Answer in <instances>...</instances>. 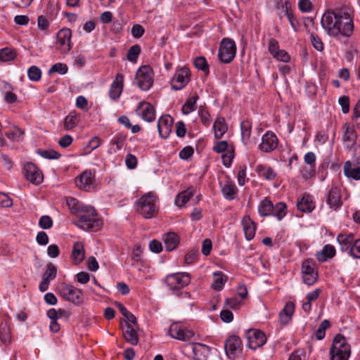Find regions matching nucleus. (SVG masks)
Instances as JSON below:
<instances>
[{
	"label": "nucleus",
	"mask_w": 360,
	"mask_h": 360,
	"mask_svg": "<svg viewBox=\"0 0 360 360\" xmlns=\"http://www.w3.org/2000/svg\"><path fill=\"white\" fill-rule=\"evenodd\" d=\"M125 163L127 168L130 169H134L137 165V159L135 155L129 153L126 156Z\"/></svg>",
	"instance_id": "69168bd1"
},
{
	"label": "nucleus",
	"mask_w": 360,
	"mask_h": 360,
	"mask_svg": "<svg viewBox=\"0 0 360 360\" xmlns=\"http://www.w3.org/2000/svg\"><path fill=\"white\" fill-rule=\"evenodd\" d=\"M326 203L329 205L330 208L335 210L338 209L342 205L340 189L336 186H332L326 198Z\"/></svg>",
	"instance_id": "aec40b11"
},
{
	"label": "nucleus",
	"mask_w": 360,
	"mask_h": 360,
	"mask_svg": "<svg viewBox=\"0 0 360 360\" xmlns=\"http://www.w3.org/2000/svg\"><path fill=\"white\" fill-rule=\"evenodd\" d=\"M72 31L69 28L60 30L57 33V49L63 53H68L72 48L71 44Z\"/></svg>",
	"instance_id": "ddd939ff"
},
{
	"label": "nucleus",
	"mask_w": 360,
	"mask_h": 360,
	"mask_svg": "<svg viewBox=\"0 0 360 360\" xmlns=\"http://www.w3.org/2000/svg\"><path fill=\"white\" fill-rule=\"evenodd\" d=\"M278 145V139L276 135L272 131H267L262 138V143L259 148L266 153H269L275 150Z\"/></svg>",
	"instance_id": "a211bd4d"
},
{
	"label": "nucleus",
	"mask_w": 360,
	"mask_h": 360,
	"mask_svg": "<svg viewBox=\"0 0 360 360\" xmlns=\"http://www.w3.org/2000/svg\"><path fill=\"white\" fill-rule=\"evenodd\" d=\"M15 58V53L11 49L4 48L0 51V60L9 61Z\"/></svg>",
	"instance_id": "09e8293b"
},
{
	"label": "nucleus",
	"mask_w": 360,
	"mask_h": 360,
	"mask_svg": "<svg viewBox=\"0 0 360 360\" xmlns=\"http://www.w3.org/2000/svg\"><path fill=\"white\" fill-rule=\"evenodd\" d=\"M252 124L249 120H243L240 123L241 139L243 143L246 145L250 138Z\"/></svg>",
	"instance_id": "72a5a7b5"
},
{
	"label": "nucleus",
	"mask_w": 360,
	"mask_h": 360,
	"mask_svg": "<svg viewBox=\"0 0 360 360\" xmlns=\"http://www.w3.org/2000/svg\"><path fill=\"white\" fill-rule=\"evenodd\" d=\"M56 274H57L56 266L50 262L47 264L46 269L44 274H43L42 278H47V280H49V281H51L56 278Z\"/></svg>",
	"instance_id": "49530a36"
},
{
	"label": "nucleus",
	"mask_w": 360,
	"mask_h": 360,
	"mask_svg": "<svg viewBox=\"0 0 360 360\" xmlns=\"http://www.w3.org/2000/svg\"><path fill=\"white\" fill-rule=\"evenodd\" d=\"M310 39L314 48L318 51H322L324 46L321 39L316 34L311 33Z\"/></svg>",
	"instance_id": "603ef678"
},
{
	"label": "nucleus",
	"mask_w": 360,
	"mask_h": 360,
	"mask_svg": "<svg viewBox=\"0 0 360 360\" xmlns=\"http://www.w3.org/2000/svg\"><path fill=\"white\" fill-rule=\"evenodd\" d=\"M303 282L307 285H313L318 278L316 264L312 259H306L302 264Z\"/></svg>",
	"instance_id": "6e6552de"
},
{
	"label": "nucleus",
	"mask_w": 360,
	"mask_h": 360,
	"mask_svg": "<svg viewBox=\"0 0 360 360\" xmlns=\"http://www.w3.org/2000/svg\"><path fill=\"white\" fill-rule=\"evenodd\" d=\"M11 335L10 328L6 322L0 323V341L4 344H8L11 342Z\"/></svg>",
	"instance_id": "e433bc0d"
},
{
	"label": "nucleus",
	"mask_w": 360,
	"mask_h": 360,
	"mask_svg": "<svg viewBox=\"0 0 360 360\" xmlns=\"http://www.w3.org/2000/svg\"><path fill=\"white\" fill-rule=\"evenodd\" d=\"M144 32L145 30L141 25L136 24L131 28V34L134 38L139 39L141 37Z\"/></svg>",
	"instance_id": "774afa93"
},
{
	"label": "nucleus",
	"mask_w": 360,
	"mask_h": 360,
	"mask_svg": "<svg viewBox=\"0 0 360 360\" xmlns=\"http://www.w3.org/2000/svg\"><path fill=\"white\" fill-rule=\"evenodd\" d=\"M274 58L283 63H288L290 60V55L286 51L283 49H280L278 52H276Z\"/></svg>",
	"instance_id": "13d9d810"
},
{
	"label": "nucleus",
	"mask_w": 360,
	"mask_h": 360,
	"mask_svg": "<svg viewBox=\"0 0 360 360\" xmlns=\"http://www.w3.org/2000/svg\"><path fill=\"white\" fill-rule=\"evenodd\" d=\"M245 335L248 340L247 346L252 349L262 347L266 340L265 334L259 330L250 329Z\"/></svg>",
	"instance_id": "f8f14e48"
},
{
	"label": "nucleus",
	"mask_w": 360,
	"mask_h": 360,
	"mask_svg": "<svg viewBox=\"0 0 360 360\" xmlns=\"http://www.w3.org/2000/svg\"><path fill=\"white\" fill-rule=\"evenodd\" d=\"M67 205L73 214H77L81 209V207H84L83 204L80 203L76 198L69 197L67 199Z\"/></svg>",
	"instance_id": "79ce46f5"
},
{
	"label": "nucleus",
	"mask_w": 360,
	"mask_h": 360,
	"mask_svg": "<svg viewBox=\"0 0 360 360\" xmlns=\"http://www.w3.org/2000/svg\"><path fill=\"white\" fill-rule=\"evenodd\" d=\"M321 22L322 27L330 37L341 34L348 37L354 31V23L350 15L340 10L325 12Z\"/></svg>",
	"instance_id": "f257e3e1"
},
{
	"label": "nucleus",
	"mask_w": 360,
	"mask_h": 360,
	"mask_svg": "<svg viewBox=\"0 0 360 360\" xmlns=\"http://www.w3.org/2000/svg\"><path fill=\"white\" fill-rule=\"evenodd\" d=\"M68 66L65 64L58 63L54 64L49 70V73L58 72L61 75H64L68 72Z\"/></svg>",
	"instance_id": "5fc2aeb1"
},
{
	"label": "nucleus",
	"mask_w": 360,
	"mask_h": 360,
	"mask_svg": "<svg viewBox=\"0 0 360 360\" xmlns=\"http://www.w3.org/2000/svg\"><path fill=\"white\" fill-rule=\"evenodd\" d=\"M140 53L141 48L139 45L136 44L131 46L127 54V60L131 62H136Z\"/></svg>",
	"instance_id": "de8ad7c7"
},
{
	"label": "nucleus",
	"mask_w": 360,
	"mask_h": 360,
	"mask_svg": "<svg viewBox=\"0 0 360 360\" xmlns=\"http://www.w3.org/2000/svg\"><path fill=\"white\" fill-rule=\"evenodd\" d=\"M136 79L139 87L143 91L148 90L153 84V71L150 66H141L137 71Z\"/></svg>",
	"instance_id": "423d86ee"
},
{
	"label": "nucleus",
	"mask_w": 360,
	"mask_h": 360,
	"mask_svg": "<svg viewBox=\"0 0 360 360\" xmlns=\"http://www.w3.org/2000/svg\"><path fill=\"white\" fill-rule=\"evenodd\" d=\"M297 207L302 212H310L314 209L315 205L312 201L311 196L304 193L302 199L297 202Z\"/></svg>",
	"instance_id": "c85d7f7f"
},
{
	"label": "nucleus",
	"mask_w": 360,
	"mask_h": 360,
	"mask_svg": "<svg viewBox=\"0 0 360 360\" xmlns=\"http://www.w3.org/2000/svg\"><path fill=\"white\" fill-rule=\"evenodd\" d=\"M136 114L143 120L151 122L155 119V110L152 104L141 101L136 109Z\"/></svg>",
	"instance_id": "f3484780"
},
{
	"label": "nucleus",
	"mask_w": 360,
	"mask_h": 360,
	"mask_svg": "<svg viewBox=\"0 0 360 360\" xmlns=\"http://www.w3.org/2000/svg\"><path fill=\"white\" fill-rule=\"evenodd\" d=\"M274 210V205L271 200L266 198L261 201L258 207V212L261 217L270 216Z\"/></svg>",
	"instance_id": "f704fd0d"
},
{
	"label": "nucleus",
	"mask_w": 360,
	"mask_h": 360,
	"mask_svg": "<svg viewBox=\"0 0 360 360\" xmlns=\"http://www.w3.org/2000/svg\"><path fill=\"white\" fill-rule=\"evenodd\" d=\"M330 326V323L328 320H323L317 330L316 331V338L319 340H321L326 335V330Z\"/></svg>",
	"instance_id": "37998d69"
},
{
	"label": "nucleus",
	"mask_w": 360,
	"mask_h": 360,
	"mask_svg": "<svg viewBox=\"0 0 360 360\" xmlns=\"http://www.w3.org/2000/svg\"><path fill=\"white\" fill-rule=\"evenodd\" d=\"M268 50L273 57L280 50L278 41L276 39L271 38L269 39Z\"/></svg>",
	"instance_id": "e2e57ef3"
},
{
	"label": "nucleus",
	"mask_w": 360,
	"mask_h": 360,
	"mask_svg": "<svg viewBox=\"0 0 360 360\" xmlns=\"http://www.w3.org/2000/svg\"><path fill=\"white\" fill-rule=\"evenodd\" d=\"M72 257L75 265L81 263L84 258V246L82 243L76 242L73 245Z\"/></svg>",
	"instance_id": "7c9ffc66"
},
{
	"label": "nucleus",
	"mask_w": 360,
	"mask_h": 360,
	"mask_svg": "<svg viewBox=\"0 0 360 360\" xmlns=\"http://www.w3.org/2000/svg\"><path fill=\"white\" fill-rule=\"evenodd\" d=\"M158 196L149 192L142 195L136 202V211L146 219L154 217L158 211Z\"/></svg>",
	"instance_id": "7ed1b4c3"
},
{
	"label": "nucleus",
	"mask_w": 360,
	"mask_h": 360,
	"mask_svg": "<svg viewBox=\"0 0 360 360\" xmlns=\"http://www.w3.org/2000/svg\"><path fill=\"white\" fill-rule=\"evenodd\" d=\"M285 13L284 15L288 18V20L292 27L294 30H297V27L298 26V22L295 18L292 11L291 9L288 8L287 6H285V9L284 11Z\"/></svg>",
	"instance_id": "6e6d98bb"
},
{
	"label": "nucleus",
	"mask_w": 360,
	"mask_h": 360,
	"mask_svg": "<svg viewBox=\"0 0 360 360\" xmlns=\"http://www.w3.org/2000/svg\"><path fill=\"white\" fill-rule=\"evenodd\" d=\"M77 221L75 225L86 231H97L103 226V222L97 217L96 210L91 206L81 207L80 211L77 214Z\"/></svg>",
	"instance_id": "f03ea898"
},
{
	"label": "nucleus",
	"mask_w": 360,
	"mask_h": 360,
	"mask_svg": "<svg viewBox=\"0 0 360 360\" xmlns=\"http://www.w3.org/2000/svg\"><path fill=\"white\" fill-rule=\"evenodd\" d=\"M194 153V150L192 146H186L179 152V158L182 160H188Z\"/></svg>",
	"instance_id": "052dcab7"
},
{
	"label": "nucleus",
	"mask_w": 360,
	"mask_h": 360,
	"mask_svg": "<svg viewBox=\"0 0 360 360\" xmlns=\"http://www.w3.org/2000/svg\"><path fill=\"white\" fill-rule=\"evenodd\" d=\"M27 76L31 81L37 82L41 77V71L38 67L32 65L27 70Z\"/></svg>",
	"instance_id": "c03bdc74"
},
{
	"label": "nucleus",
	"mask_w": 360,
	"mask_h": 360,
	"mask_svg": "<svg viewBox=\"0 0 360 360\" xmlns=\"http://www.w3.org/2000/svg\"><path fill=\"white\" fill-rule=\"evenodd\" d=\"M194 191L193 188L190 187L186 191L181 192L176 196L175 204L178 207H183L193 196Z\"/></svg>",
	"instance_id": "473e14b6"
},
{
	"label": "nucleus",
	"mask_w": 360,
	"mask_h": 360,
	"mask_svg": "<svg viewBox=\"0 0 360 360\" xmlns=\"http://www.w3.org/2000/svg\"><path fill=\"white\" fill-rule=\"evenodd\" d=\"M287 206L284 202H278L274 205V210L271 215L276 217L278 220H281L286 214Z\"/></svg>",
	"instance_id": "4c0bfd02"
},
{
	"label": "nucleus",
	"mask_w": 360,
	"mask_h": 360,
	"mask_svg": "<svg viewBox=\"0 0 360 360\" xmlns=\"http://www.w3.org/2000/svg\"><path fill=\"white\" fill-rule=\"evenodd\" d=\"M190 276L186 273H176L168 275L165 282L168 287L174 290H179L190 283Z\"/></svg>",
	"instance_id": "1a4fd4ad"
},
{
	"label": "nucleus",
	"mask_w": 360,
	"mask_h": 360,
	"mask_svg": "<svg viewBox=\"0 0 360 360\" xmlns=\"http://www.w3.org/2000/svg\"><path fill=\"white\" fill-rule=\"evenodd\" d=\"M194 65L198 70L205 72H209V65L205 57L198 56L194 60Z\"/></svg>",
	"instance_id": "8fccbe9b"
},
{
	"label": "nucleus",
	"mask_w": 360,
	"mask_h": 360,
	"mask_svg": "<svg viewBox=\"0 0 360 360\" xmlns=\"http://www.w3.org/2000/svg\"><path fill=\"white\" fill-rule=\"evenodd\" d=\"M224 348L227 356L234 360L242 351V341L238 336L231 335L226 340Z\"/></svg>",
	"instance_id": "9b49d317"
},
{
	"label": "nucleus",
	"mask_w": 360,
	"mask_h": 360,
	"mask_svg": "<svg viewBox=\"0 0 360 360\" xmlns=\"http://www.w3.org/2000/svg\"><path fill=\"white\" fill-rule=\"evenodd\" d=\"M173 122V118L168 115H163L159 119L158 129L162 138L166 139L169 136L172 131Z\"/></svg>",
	"instance_id": "6ab92c4d"
},
{
	"label": "nucleus",
	"mask_w": 360,
	"mask_h": 360,
	"mask_svg": "<svg viewBox=\"0 0 360 360\" xmlns=\"http://www.w3.org/2000/svg\"><path fill=\"white\" fill-rule=\"evenodd\" d=\"M236 53V46L233 40L224 38L221 41L218 57L224 63H231L235 58Z\"/></svg>",
	"instance_id": "39448f33"
},
{
	"label": "nucleus",
	"mask_w": 360,
	"mask_h": 360,
	"mask_svg": "<svg viewBox=\"0 0 360 360\" xmlns=\"http://www.w3.org/2000/svg\"><path fill=\"white\" fill-rule=\"evenodd\" d=\"M124 86V76L122 74H117L115 80L110 85L109 90V96L113 100H117L123 90Z\"/></svg>",
	"instance_id": "412c9836"
},
{
	"label": "nucleus",
	"mask_w": 360,
	"mask_h": 360,
	"mask_svg": "<svg viewBox=\"0 0 360 360\" xmlns=\"http://www.w3.org/2000/svg\"><path fill=\"white\" fill-rule=\"evenodd\" d=\"M241 223L246 240H251L255 236L257 229L255 223L248 215L243 217Z\"/></svg>",
	"instance_id": "4be33fe9"
},
{
	"label": "nucleus",
	"mask_w": 360,
	"mask_h": 360,
	"mask_svg": "<svg viewBox=\"0 0 360 360\" xmlns=\"http://www.w3.org/2000/svg\"><path fill=\"white\" fill-rule=\"evenodd\" d=\"M39 226L43 229H49L53 226V220L48 215L41 216L39 221Z\"/></svg>",
	"instance_id": "864d4df0"
},
{
	"label": "nucleus",
	"mask_w": 360,
	"mask_h": 360,
	"mask_svg": "<svg viewBox=\"0 0 360 360\" xmlns=\"http://www.w3.org/2000/svg\"><path fill=\"white\" fill-rule=\"evenodd\" d=\"M257 172L260 176L267 180H272L276 176V173L271 167L264 165H258L257 167Z\"/></svg>",
	"instance_id": "c9c22d12"
},
{
	"label": "nucleus",
	"mask_w": 360,
	"mask_h": 360,
	"mask_svg": "<svg viewBox=\"0 0 360 360\" xmlns=\"http://www.w3.org/2000/svg\"><path fill=\"white\" fill-rule=\"evenodd\" d=\"M24 132L20 129L15 127L12 131L8 132L6 136L8 138L13 140L19 141L22 139V135Z\"/></svg>",
	"instance_id": "4d7b16f0"
},
{
	"label": "nucleus",
	"mask_w": 360,
	"mask_h": 360,
	"mask_svg": "<svg viewBox=\"0 0 360 360\" xmlns=\"http://www.w3.org/2000/svg\"><path fill=\"white\" fill-rule=\"evenodd\" d=\"M210 347L201 343H194L192 351L195 360H207L210 353Z\"/></svg>",
	"instance_id": "5701e85b"
},
{
	"label": "nucleus",
	"mask_w": 360,
	"mask_h": 360,
	"mask_svg": "<svg viewBox=\"0 0 360 360\" xmlns=\"http://www.w3.org/2000/svg\"><path fill=\"white\" fill-rule=\"evenodd\" d=\"M356 139V135L354 134V130L350 128L349 126L346 127L345 134L343 135L342 139L345 142L354 141Z\"/></svg>",
	"instance_id": "680f3d73"
},
{
	"label": "nucleus",
	"mask_w": 360,
	"mask_h": 360,
	"mask_svg": "<svg viewBox=\"0 0 360 360\" xmlns=\"http://www.w3.org/2000/svg\"><path fill=\"white\" fill-rule=\"evenodd\" d=\"M343 172L345 176L349 179H352L356 181L360 180V167L352 165V162L349 160L345 162Z\"/></svg>",
	"instance_id": "a878e982"
},
{
	"label": "nucleus",
	"mask_w": 360,
	"mask_h": 360,
	"mask_svg": "<svg viewBox=\"0 0 360 360\" xmlns=\"http://www.w3.org/2000/svg\"><path fill=\"white\" fill-rule=\"evenodd\" d=\"M221 193L226 200H231L236 197L237 188L234 184L227 181L221 186Z\"/></svg>",
	"instance_id": "2f4dec72"
},
{
	"label": "nucleus",
	"mask_w": 360,
	"mask_h": 360,
	"mask_svg": "<svg viewBox=\"0 0 360 360\" xmlns=\"http://www.w3.org/2000/svg\"><path fill=\"white\" fill-rule=\"evenodd\" d=\"M168 333L172 338L181 341L189 340L194 335V333L192 330L183 327L177 323L171 324Z\"/></svg>",
	"instance_id": "4468645a"
},
{
	"label": "nucleus",
	"mask_w": 360,
	"mask_h": 360,
	"mask_svg": "<svg viewBox=\"0 0 360 360\" xmlns=\"http://www.w3.org/2000/svg\"><path fill=\"white\" fill-rule=\"evenodd\" d=\"M212 248V240L209 238H206L202 241V253L207 256L210 254Z\"/></svg>",
	"instance_id": "338daca9"
},
{
	"label": "nucleus",
	"mask_w": 360,
	"mask_h": 360,
	"mask_svg": "<svg viewBox=\"0 0 360 360\" xmlns=\"http://www.w3.org/2000/svg\"><path fill=\"white\" fill-rule=\"evenodd\" d=\"M214 279L212 284V288L216 290H221L226 281V278H224V274L221 271L214 273Z\"/></svg>",
	"instance_id": "58836bf2"
},
{
	"label": "nucleus",
	"mask_w": 360,
	"mask_h": 360,
	"mask_svg": "<svg viewBox=\"0 0 360 360\" xmlns=\"http://www.w3.org/2000/svg\"><path fill=\"white\" fill-rule=\"evenodd\" d=\"M37 153L40 155L41 157L50 160H57L60 158L61 156V155L59 153L52 149L38 150Z\"/></svg>",
	"instance_id": "a18cd8bd"
},
{
	"label": "nucleus",
	"mask_w": 360,
	"mask_h": 360,
	"mask_svg": "<svg viewBox=\"0 0 360 360\" xmlns=\"http://www.w3.org/2000/svg\"><path fill=\"white\" fill-rule=\"evenodd\" d=\"M298 7L302 12L308 13L312 9V4L310 0H300Z\"/></svg>",
	"instance_id": "0e129e2a"
},
{
	"label": "nucleus",
	"mask_w": 360,
	"mask_h": 360,
	"mask_svg": "<svg viewBox=\"0 0 360 360\" xmlns=\"http://www.w3.org/2000/svg\"><path fill=\"white\" fill-rule=\"evenodd\" d=\"M26 179L31 183L39 185L43 181V174L39 168L32 162H27L24 166Z\"/></svg>",
	"instance_id": "dca6fc26"
},
{
	"label": "nucleus",
	"mask_w": 360,
	"mask_h": 360,
	"mask_svg": "<svg viewBox=\"0 0 360 360\" xmlns=\"http://www.w3.org/2000/svg\"><path fill=\"white\" fill-rule=\"evenodd\" d=\"M335 248L333 245L328 244L323 246V249L316 254V258L318 261L323 262L328 259L333 258L335 255Z\"/></svg>",
	"instance_id": "cd10ccee"
},
{
	"label": "nucleus",
	"mask_w": 360,
	"mask_h": 360,
	"mask_svg": "<svg viewBox=\"0 0 360 360\" xmlns=\"http://www.w3.org/2000/svg\"><path fill=\"white\" fill-rule=\"evenodd\" d=\"M60 295L64 300L75 304H79L83 302L82 291L70 285H63L60 290Z\"/></svg>",
	"instance_id": "0eeeda50"
},
{
	"label": "nucleus",
	"mask_w": 360,
	"mask_h": 360,
	"mask_svg": "<svg viewBox=\"0 0 360 360\" xmlns=\"http://www.w3.org/2000/svg\"><path fill=\"white\" fill-rule=\"evenodd\" d=\"M354 236L353 233L344 234L340 233L337 236V240L340 245L342 252H349L352 243H354Z\"/></svg>",
	"instance_id": "393cba45"
},
{
	"label": "nucleus",
	"mask_w": 360,
	"mask_h": 360,
	"mask_svg": "<svg viewBox=\"0 0 360 360\" xmlns=\"http://www.w3.org/2000/svg\"><path fill=\"white\" fill-rule=\"evenodd\" d=\"M198 99V96L195 95L191 98H189L186 100V103L184 104L182 107V112L185 115H188L190 112H193L195 110V105Z\"/></svg>",
	"instance_id": "ea45409f"
},
{
	"label": "nucleus",
	"mask_w": 360,
	"mask_h": 360,
	"mask_svg": "<svg viewBox=\"0 0 360 360\" xmlns=\"http://www.w3.org/2000/svg\"><path fill=\"white\" fill-rule=\"evenodd\" d=\"M122 333L124 340L132 345H136L139 343V336L135 329L126 322L122 327Z\"/></svg>",
	"instance_id": "b1692460"
},
{
	"label": "nucleus",
	"mask_w": 360,
	"mask_h": 360,
	"mask_svg": "<svg viewBox=\"0 0 360 360\" xmlns=\"http://www.w3.org/2000/svg\"><path fill=\"white\" fill-rule=\"evenodd\" d=\"M191 80V71L188 68L179 69L172 79V88L178 91L184 89Z\"/></svg>",
	"instance_id": "9d476101"
},
{
	"label": "nucleus",
	"mask_w": 360,
	"mask_h": 360,
	"mask_svg": "<svg viewBox=\"0 0 360 360\" xmlns=\"http://www.w3.org/2000/svg\"><path fill=\"white\" fill-rule=\"evenodd\" d=\"M163 240L166 250L170 252L178 246L179 237L174 232H169L163 236Z\"/></svg>",
	"instance_id": "bb28decb"
},
{
	"label": "nucleus",
	"mask_w": 360,
	"mask_h": 360,
	"mask_svg": "<svg viewBox=\"0 0 360 360\" xmlns=\"http://www.w3.org/2000/svg\"><path fill=\"white\" fill-rule=\"evenodd\" d=\"M339 104L341 105L343 113L347 114L349 111V98L347 96H343L339 98Z\"/></svg>",
	"instance_id": "bf43d9fd"
},
{
	"label": "nucleus",
	"mask_w": 360,
	"mask_h": 360,
	"mask_svg": "<svg viewBox=\"0 0 360 360\" xmlns=\"http://www.w3.org/2000/svg\"><path fill=\"white\" fill-rule=\"evenodd\" d=\"M349 255L354 259H360V238L354 240Z\"/></svg>",
	"instance_id": "3c124183"
},
{
	"label": "nucleus",
	"mask_w": 360,
	"mask_h": 360,
	"mask_svg": "<svg viewBox=\"0 0 360 360\" xmlns=\"http://www.w3.org/2000/svg\"><path fill=\"white\" fill-rule=\"evenodd\" d=\"M127 135L123 133L116 134L110 141V144L115 145L116 150H121L126 143Z\"/></svg>",
	"instance_id": "a19ab883"
},
{
	"label": "nucleus",
	"mask_w": 360,
	"mask_h": 360,
	"mask_svg": "<svg viewBox=\"0 0 360 360\" xmlns=\"http://www.w3.org/2000/svg\"><path fill=\"white\" fill-rule=\"evenodd\" d=\"M351 354L350 345L342 334H338L333 339L330 349V360H348Z\"/></svg>",
	"instance_id": "20e7f679"
},
{
	"label": "nucleus",
	"mask_w": 360,
	"mask_h": 360,
	"mask_svg": "<svg viewBox=\"0 0 360 360\" xmlns=\"http://www.w3.org/2000/svg\"><path fill=\"white\" fill-rule=\"evenodd\" d=\"M228 127L226 124L225 119L223 117H218L213 125V130L214 137L219 139L223 137L224 134L227 131Z\"/></svg>",
	"instance_id": "c756f323"
},
{
	"label": "nucleus",
	"mask_w": 360,
	"mask_h": 360,
	"mask_svg": "<svg viewBox=\"0 0 360 360\" xmlns=\"http://www.w3.org/2000/svg\"><path fill=\"white\" fill-rule=\"evenodd\" d=\"M76 186L80 189L89 191L95 186V175L91 171H85L75 179Z\"/></svg>",
	"instance_id": "2eb2a0df"
}]
</instances>
